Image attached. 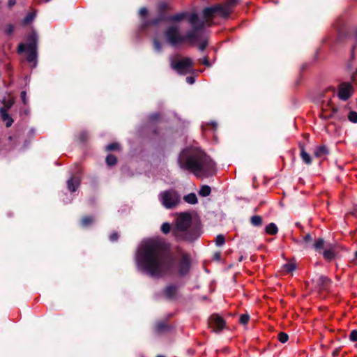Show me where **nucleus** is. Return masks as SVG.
<instances>
[{
  "label": "nucleus",
  "instance_id": "obj_1",
  "mask_svg": "<svg viewBox=\"0 0 357 357\" xmlns=\"http://www.w3.org/2000/svg\"><path fill=\"white\" fill-rule=\"evenodd\" d=\"M135 261L141 272L153 278H160L172 271L174 259L167 252V245L161 238L143 241L139 246Z\"/></svg>",
  "mask_w": 357,
  "mask_h": 357
},
{
  "label": "nucleus",
  "instance_id": "obj_2",
  "mask_svg": "<svg viewBox=\"0 0 357 357\" xmlns=\"http://www.w3.org/2000/svg\"><path fill=\"white\" fill-rule=\"evenodd\" d=\"M170 25L165 31V42L173 47H179L185 42L194 43L198 40V28L203 26L195 13L181 12L169 17Z\"/></svg>",
  "mask_w": 357,
  "mask_h": 357
},
{
  "label": "nucleus",
  "instance_id": "obj_3",
  "mask_svg": "<svg viewBox=\"0 0 357 357\" xmlns=\"http://www.w3.org/2000/svg\"><path fill=\"white\" fill-rule=\"evenodd\" d=\"M179 167L192 172L199 178L212 176L216 171L211 158L197 146H187L179 153L177 160Z\"/></svg>",
  "mask_w": 357,
  "mask_h": 357
},
{
  "label": "nucleus",
  "instance_id": "obj_4",
  "mask_svg": "<svg viewBox=\"0 0 357 357\" xmlns=\"http://www.w3.org/2000/svg\"><path fill=\"white\" fill-rule=\"evenodd\" d=\"M172 234L176 238L193 241L199 237L200 231L198 226L193 224L191 215L185 212L178 215Z\"/></svg>",
  "mask_w": 357,
  "mask_h": 357
},
{
  "label": "nucleus",
  "instance_id": "obj_5",
  "mask_svg": "<svg viewBox=\"0 0 357 357\" xmlns=\"http://www.w3.org/2000/svg\"><path fill=\"white\" fill-rule=\"evenodd\" d=\"M236 3L234 0L226 3L224 5H217L212 7H208L204 9L203 15L206 20L213 17L215 14H218L221 17H227L231 11L233 5Z\"/></svg>",
  "mask_w": 357,
  "mask_h": 357
},
{
  "label": "nucleus",
  "instance_id": "obj_6",
  "mask_svg": "<svg viewBox=\"0 0 357 357\" xmlns=\"http://www.w3.org/2000/svg\"><path fill=\"white\" fill-rule=\"evenodd\" d=\"M158 199L165 208L172 209L179 204L180 196L175 190L170 189L160 192Z\"/></svg>",
  "mask_w": 357,
  "mask_h": 357
},
{
  "label": "nucleus",
  "instance_id": "obj_7",
  "mask_svg": "<svg viewBox=\"0 0 357 357\" xmlns=\"http://www.w3.org/2000/svg\"><path fill=\"white\" fill-rule=\"evenodd\" d=\"M171 67L178 73L185 75L192 71L193 63L190 58H175L171 61Z\"/></svg>",
  "mask_w": 357,
  "mask_h": 357
},
{
  "label": "nucleus",
  "instance_id": "obj_8",
  "mask_svg": "<svg viewBox=\"0 0 357 357\" xmlns=\"http://www.w3.org/2000/svg\"><path fill=\"white\" fill-rule=\"evenodd\" d=\"M26 52L27 60L29 62H34L36 58V46L34 43L27 45L20 44L18 47V52Z\"/></svg>",
  "mask_w": 357,
  "mask_h": 357
},
{
  "label": "nucleus",
  "instance_id": "obj_9",
  "mask_svg": "<svg viewBox=\"0 0 357 357\" xmlns=\"http://www.w3.org/2000/svg\"><path fill=\"white\" fill-rule=\"evenodd\" d=\"M354 92L353 86L349 83H342L339 86L338 97L342 100H347Z\"/></svg>",
  "mask_w": 357,
  "mask_h": 357
},
{
  "label": "nucleus",
  "instance_id": "obj_10",
  "mask_svg": "<svg viewBox=\"0 0 357 357\" xmlns=\"http://www.w3.org/2000/svg\"><path fill=\"white\" fill-rule=\"evenodd\" d=\"M208 324L213 331L218 332L225 327V321L218 315H212L208 320Z\"/></svg>",
  "mask_w": 357,
  "mask_h": 357
},
{
  "label": "nucleus",
  "instance_id": "obj_11",
  "mask_svg": "<svg viewBox=\"0 0 357 357\" xmlns=\"http://www.w3.org/2000/svg\"><path fill=\"white\" fill-rule=\"evenodd\" d=\"M190 266V259L188 255H183L178 264V273L181 275L186 274Z\"/></svg>",
  "mask_w": 357,
  "mask_h": 357
},
{
  "label": "nucleus",
  "instance_id": "obj_12",
  "mask_svg": "<svg viewBox=\"0 0 357 357\" xmlns=\"http://www.w3.org/2000/svg\"><path fill=\"white\" fill-rule=\"evenodd\" d=\"M313 283L321 289H326L331 282L330 280L326 276L317 275L312 278Z\"/></svg>",
  "mask_w": 357,
  "mask_h": 357
},
{
  "label": "nucleus",
  "instance_id": "obj_13",
  "mask_svg": "<svg viewBox=\"0 0 357 357\" xmlns=\"http://www.w3.org/2000/svg\"><path fill=\"white\" fill-rule=\"evenodd\" d=\"M80 180L77 176L71 177L67 181L68 188L70 192L77 190L79 185Z\"/></svg>",
  "mask_w": 357,
  "mask_h": 357
},
{
  "label": "nucleus",
  "instance_id": "obj_14",
  "mask_svg": "<svg viewBox=\"0 0 357 357\" xmlns=\"http://www.w3.org/2000/svg\"><path fill=\"white\" fill-rule=\"evenodd\" d=\"M201 22L203 23V26L202 27L198 28V31L199 32V38H198V40L197 42L194 43L193 44L199 43V50L203 51L206 48V47L207 45V40H206V38H202V32L201 29L204 27V22H202V21H201Z\"/></svg>",
  "mask_w": 357,
  "mask_h": 357
},
{
  "label": "nucleus",
  "instance_id": "obj_15",
  "mask_svg": "<svg viewBox=\"0 0 357 357\" xmlns=\"http://www.w3.org/2000/svg\"><path fill=\"white\" fill-rule=\"evenodd\" d=\"M335 255V248L331 245L326 247V250L323 252V255L325 259L331 260L334 258Z\"/></svg>",
  "mask_w": 357,
  "mask_h": 357
},
{
  "label": "nucleus",
  "instance_id": "obj_16",
  "mask_svg": "<svg viewBox=\"0 0 357 357\" xmlns=\"http://www.w3.org/2000/svg\"><path fill=\"white\" fill-rule=\"evenodd\" d=\"M177 292V288L175 286L169 285L165 289V295L167 298H173L175 297Z\"/></svg>",
  "mask_w": 357,
  "mask_h": 357
},
{
  "label": "nucleus",
  "instance_id": "obj_17",
  "mask_svg": "<svg viewBox=\"0 0 357 357\" xmlns=\"http://www.w3.org/2000/svg\"><path fill=\"white\" fill-rule=\"evenodd\" d=\"M0 114H1V118H2V120L3 121H6V127L11 126V125H12V123L13 122V120L9 116V114L3 108L0 109Z\"/></svg>",
  "mask_w": 357,
  "mask_h": 357
},
{
  "label": "nucleus",
  "instance_id": "obj_18",
  "mask_svg": "<svg viewBox=\"0 0 357 357\" xmlns=\"http://www.w3.org/2000/svg\"><path fill=\"white\" fill-rule=\"evenodd\" d=\"M301 157L302 160L307 165H310L312 163V158L308 154L303 147L301 148Z\"/></svg>",
  "mask_w": 357,
  "mask_h": 357
},
{
  "label": "nucleus",
  "instance_id": "obj_19",
  "mask_svg": "<svg viewBox=\"0 0 357 357\" xmlns=\"http://www.w3.org/2000/svg\"><path fill=\"white\" fill-rule=\"evenodd\" d=\"M328 150L325 146H320L314 151V155L317 158H321L328 154Z\"/></svg>",
  "mask_w": 357,
  "mask_h": 357
},
{
  "label": "nucleus",
  "instance_id": "obj_20",
  "mask_svg": "<svg viewBox=\"0 0 357 357\" xmlns=\"http://www.w3.org/2000/svg\"><path fill=\"white\" fill-rule=\"evenodd\" d=\"M183 199L185 202L190 204H195L197 202V198L195 193H190L184 196Z\"/></svg>",
  "mask_w": 357,
  "mask_h": 357
},
{
  "label": "nucleus",
  "instance_id": "obj_21",
  "mask_svg": "<svg viewBox=\"0 0 357 357\" xmlns=\"http://www.w3.org/2000/svg\"><path fill=\"white\" fill-rule=\"evenodd\" d=\"M278 227L275 223H270L266 227V231L268 234H276L278 233Z\"/></svg>",
  "mask_w": 357,
  "mask_h": 357
},
{
  "label": "nucleus",
  "instance_id": "obj_22",
  "mask_svg": "<svg viewBox=\"0 0 357 357\" xmlns=\"http://www.w3.org/2000/svg\"><path fill=\"white\" fill-rule=\"evenodd\" d=\"M328 245H326L324 239L319 238L315 241V242L313 244V247L316 250H319L324 248L327 247Z\"/></svg>",
  "mask_w": 357,
  "mask_h": 357
},
{
  "label": "nucleus",
  "instance_id": "obj_23",
  "mask_svg": "<svg viewBox=\"0 0 357 357\" xmlns=\"http://www.w3.org/2000/svg\"><path fill=\"white\" fill-rule=\"evenodd\" d=\"M296 269V265L292 263L286 264L282 266V271L286 273H289Z\"/></svg>",
  "mask_w": 357,
  "mask_h": 357
},
{
  "label": "nucleus",
  "instance_id": "obj_24",
  "mask_svg": "<svg viewBox=\"0 0 357 357\" xmlns=\"http://www.w3.org/2000/svg\"><path fill=\"white\" fill-rule=\"evenodd\" d=\"M211 193V188L208 185H204L201 188L199 194L202 197L208 196Z\"/></svg>",
  "mask_w": 357,
  "mask_h": 357
},
{
  "label": "nucleus",
  "instance_id": "obj_25",
  "mask_svg": "<svg viewBox=\"0 0 357 357\" xmlns=\"http://www.w3.org/2000/svg\"><path fill=\"white\" fill-rule=\"evenodd\" d=\"M251 223L254 226H260L262 223V218L259 215H254L250 219Z\"/></svg>",
  "mask_w": 357,
  "mask_h": 357
},
{
  "label": "nucleus",
  "instance_id": "obj_26",
  "mask_svg": "<svg viewBox=\"0 0 357 357\" xmlns=\"http://www.w3.org/2000/svg\"><path fill=\"white\" fill-rule=\"evenodd\" d=\"M93 222V218L89 216L84 217L82 219L81 223L83 227H88Z\"/></svg>",
  "mask_w": 357,
  "mask_h": 357
},
{
  "label": "nucleus",
  "instance_id": "obj_27",
  "mask_svg": "<svg viewBox=\"0 0 357 357\" xmlns=\"http://www.w3.org/2000/svg\"><path fill=\"white\" fill-rule=\"evenodd\" d=\"M106 162L109 166L114 165L116 162V158L114 155L109 154L106 158Z\"/></svg>",
  "mask_w": 357,
  "mask_h": 357
},
{
  "label": "nucleus",
  "instance_id": "obj_28",
  "mask_svg": "<svg viewBox=\"0 0 357 357\" xmlns=\"http://www.w3.org/2000/svg\"><path fill=\"white\" fill-rule=\"evenodd\" d=\"M153 47L156 52H160L162 47V44L160 43L158 38H155L153 40Z\"/></svg>",
  "mask_w": 357,
  "mask_h": 357
},
{
  "label": "nucleus",
  "instance_id": "obj_29",
  "mask_svg": "<svg viewBox=\"0 0 357 357\" xmlns=\"http://www.w3.org/2000/svg\"><path fill=\"white\" fill-rule=\"evenodd\" d=\"M312 238L311 236V235L310 234H307L304 237H303V243L305 244V248H308L310 246V244L312 242Z\"/></svg>",
  "mask_w": 357,
  "mask_h": 357
},
{
  "label": "nucleus",
  "instance_id": "obj_30",
  "mask_svg": "<svg viewBox=\"0 0 357 357\" xmlns=\"http://www.w3.org/2000/svg\"><path fill=\"white\" fill-rule=\"evenodd\" d=\"M215 244L218 246H222L225 244V237L222 234H219L215 238Z\"/></svg>",
  "mask_w": 357,
  "mask_h": 357
},
{
  "label": "nucleus",
  "instance_id": "obj_31",
  "mask_svg": "<svg viewBox=\"0 0 357 357\" xmlns=\"http://www.w3.org/2000/svg\"><path fill=\"white\" fill-rule=\"evenodd\" d=\"M171 230V225L165 222L161 225V231L163 234H168Z\"/></svg>",
  "mask_w": 357,
  "mask_h": 357
},
{
  "label": "nucleus",
  "instance_id": "obj_32",
  "mask_svg": "<svg viewBox=\"0 0 357 357\" xmlns=\"http://www.w3.org/2000/svg\"><path fill=\"white\" fill-rule=\"evenodd\" d=\"M349 120L352 123H357V112H350L348 115Z\"/></svg>",
  "mask_w": 357,
  "mask_h": 357
},
{
  "label": "nucleus",
  "instance_id": "obj_33",
  "mask_svg": "<svg viewBox=\"0 0 357 357\" xmlns=\"http://www.w3.org/2000/svg\"><path fill=\"white\" fill-rule=\"evenodd\" d=\"M288 339H289V336L287 334H286L283 332H281L278 334V340L282 343H285L286 342H287Z\"/></svg>",
  "mask_w": 357,
  "mask_h": 357
},
{
  "label": "nucleus",
  "instance_id": "obj_34",
  "mask_svg": "<svg viewBox=\"0 0 357 357\" xmlns=\"http://www.w3.org/2000/svg\"><path fill=\"white\" fill-rule=\"evenodd\" d=\"M119 148V144L118 143H112L106 146L107 151H114L117 150Z\"/></svg>",
  "mask_w": 357,
  "mask_h": 357
},
{
  "label": "nucleus",
  "instance_id": "obj_35",
  "mask_svg": "<svg viewBox=\"0 0 357 357\" xmlns=\"http://www.w3.org/2000/svg\"><path fill=\"white\" fill-rule=\"evenodd\" d=\"M3 103L4 104V105L7 107V108H10L13 106V103H14V100L13 98H10L8 100H6L4 99L3 100Z\"/></svg>",
  "mask_w": 357,
  "mask_h": 357
},
{
  "label": "nucleus",
  "instance_id": "obj_36",
  "mask_svg": "<svg viewBox=\"0 0 357 357\" xmlns=\"http://www.w3.org/2000/svg\"><path fill=\"white\" fill-rule=\"evenodd\" d=\"M34 14L33 13H29L26 17L24 19V24H28L30 22H31L33 20V19L34 18Z\"/></svg>",
  "mask_w": 357,
  "mask_h": 357
},
{
  "label": "nucleus",
  "instance_id": "obj_37",
  "mask_svg": "<svg viewBox=\"0 0 357 357\" xmlns=\"http://www.w3.org/2000/svg\"><path fill=\"white\" fill-rule=\"evenodd\" d=\"M250 317L248 314H242L240 317V322L242 324H245L249 321Z\"/></svg>",
  "mask_w": 357,
  "mask_h": 357
},
{
  "label": "nucleus",
  "instance_id": "obj_38",
  "mask_svg": "<svg viewBox=\"0 0 357 357\" xmlns=\"http://www.w3.org/2000/svg\"><path fill=\"white\" fill-rule=\"evenodd\" d=\"M349 339L352 342L357 341V331L356 330H354L351 332L350 335H349Z\"/></svg>",
  "mask_w": 357,
  "mask_h": 357
},
{
  "label": "nucleus",
  "instance_id": "obj_39",
  "mask_svg": "<svg viewBox=\"0 0 357 357\" xmlns=\"http://www.w3.org/2000/svg\"><path fill=\"white\" fill-rule=\"evenodd\" d=\"M14 31V26L12 24H8L6 28V33L7 34H11Z\"/></svg>",
  "mask_w": 357,
  "mask_h": 357
},
{
  "label": "nucleus",
  "instance_id": "obj_40",
  "mask_svg": "<svg viewBox=\"0 0 357 357\" xmlns=\"http://www.w3.org/2000/svg\"><path fill=\"white\" fill-rule=\"evenodd\" d=\"M118 238H119V235L116 232L112 233L109 236V239L112 242L116 241L118 239Z\"/></svg>",
  "mask_w": 357,
  "mask_h": 357
},
{
  "label": "nucleus",
  "instance_id": "obj_41",
  "mask_svg": "<svg viewBox=\"0 0 357 357\" xmlns=\"http://www.w3.org/2000/svg\"><path fill=\"white\" fill-rule=\"evenodd\" d=\"M26 92L25 91H22V93H21V98H22V100L24 104H26V102H27V100H26Z\"/></svg>",
  "mask_w": 357,
  "mask_h": 357
},
{
  "label": "nucleus",
  "instance_id": "obj_42",
  "mask_svg": "<svg viewBox=\"0 0 357 357\" xmlns=\"http://www.w3.org/2000/svg\"><path fill=\"white\" fill-rule=\"evenodd\" d=\"M147 9L146 8H142L139 10V15L140 16L144 17L147 14Z\"/></svg>",
  "mask_w": 357,
  "mask_h": 357
},
{
  "label": "nucleus",
  "instance_id": "obj_43",
  "mask_svg": "<svg viewBox=\"0 0 357 357\" xmlns=\"http://www.w3.org/2000/svg\"><path fill=\"white\" fill-rule=\"evenodd\" d=\"M186 82L190 84H192L195 82V78L193 77H187Z\"/></svg>",
  "mask_w": 357,
  "mask_h": 357
},
{
  "label": "nucleus",
  "instance_id": "obj_44",
  "mask_svg": "<svg viewBox=\"0 0 357 357\" xmlns=\"http://www.w3.org/2000/svg\"><path fill=\"white\" fill-rule=\"evenodd\" d=\"M202 63L206 66H211V63L210 62L208 61V58L207 57H204L202 60Z\"/></svg>",
  "mask_w": 357,
  "mask_h": 357
},
{
  "label": "nucleus",
  "instance_id": "obj_45",
  "mask_svg": "<svg viewBox=\"0 0 357 357\" xmlns=\"http://www.w3.org/2000/svg\"><path fill=\"white\" fill-rule=\"evenodd\" d=\"M15 3H16V1L15 0H8V6L10 8L13 6Z\"/></svg>",
  "mask_w": 357,
  "mask_h": 357
},
{
  "label": "nucleus",
  "instance_id": "obj_46",
  "mask_svg": "<svg viewBox=\"0 0 357 357\" xmlns=\"http://www.w3.org/2000/svg\"><path fill=\"white\" fill-rule=\"evenodd\" d=\"M156 117H157V114H153V115H151V119L152 120H155L156 119Z\"/></svg>",
  "mask_w": 357,
  "mask_h": 357
},
{
  "label": "nucleus",
  "instance_id": "obj_47",
  "mask_svg": "<svg viewBox=\"0 0 357 357\" xmlns=\"http://www.w3.org/2000/svg\"><path fill=\"white\" fill-rule=\"evenodd\" d=\"M164 326H165L164 325H162H162H161V326H160V325H158V331L162 330V328Z\"/></svg>",
  "mask_w": 357,
  "mask_h": 357
},
{
  "label": "nucleus",
  "instance_id": "obj_48",
  "mask_svg": "<svg viewBox=\"0 0 357 357\" xmlns=\"http://www.w3.org/2000/svg\"><path fill=\"white\" fill-rule=\"evenodd\" d=\"M215 257V258L218 259L220 257V253H216Z\"/></svg>",
  "mask_w": 357,
  "mask_h": 357
},
{
  "label": "nucleus",
  "instance_id": "obj_49",
  "mask_svg": "<svg viewBox=\"0 0 357 357\" xmlns=\"http://www.w3.org/2000/svg\"><path fill=\"white\" fill-rule=\"evenodd\" d=\"M212 125L214 128H215L217 127V124L215 123H212Z\"/></svg>",
  "mask_w": 357,
  "mask_h": 357
},
{
  "label": "nucleus",
  "instance_id": "obj_50",
  "mask_svg": "<svg viewBox=\"0 0 357 357\" xmlns=\"http://www.w3.org/2000/svg\"><path fill=\"white\" fill-rule=\"evenodd\" d=\"M355 259H357V251L355 252Z\"/></svg>",
  "mask_w": 357,
  "mask_h": 357
},
{
  "label": "nucleus",
  "instance_id": "obj_51",
  "mask_svg": "<svg viewBox=\"0 0 357 357\" xmlns=\"http://www.w3.org/2000/svg\"><path fill=\"white\" fill-rule=\"evenodd\" d=\"M157 357H165V356H158Z\"/></svg>",
  "mask_w": 357,
  "mask_h": 357
}]
</instances>
